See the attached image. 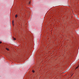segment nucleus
Returning <instances> with one entry per match:
<instances>
[{"mask_svg": "<svg viewBox=\"0 0 79 79\" xmlns=\"http://www.w3.org/2000/svg\"><path fill=\"white\" fill-rule=\"evenodd\" d=\"M12 25H14V21H12Z\"/></svg>", "mask_w": 79, "mask_h": 79, "instance_id": "nucleus-1", "label": "nucleus"}, {"mask_svg": "<svg viewBox=\"0 0 79 79\" xmlns=\"http://www.w3.org/2000/svg\"><path fill=\"white\" fill-rule=\"evenodd\" d=\"M17 16H18V15H15V18H17Z\"/></svg>", "mask_w": 79, "mask_h": 79, "instance_id": "nucleus-2", "label": "nucleus"}, {"mask_svg": "<svg viewBox=\"0 0 79 79\" xmlns=\"http://www.w3.org/2000/svg\"><path fill=\"white\" fill-rule=\"evenodd\" d=\"M13 38L14 40H16V39L15 38H13Z\"/></svg>", "mask_w": 79, "mask_h": 79, "instance_id": "nucleus-3", "label": "nucleus"}, {"mask_svg": "<svg viewBox=\"0 0 79 79\" xmlns=\"http://www.w3.org/2000/svg\"><path fill=\"white\" fill-rule=\"evenodd\" d=\"M6 49L7 50H9V49L8 48H6Z\"/></svg>", "mask_w": 79, "mask_h": 79, "instance_id": "nucleus-4", "label": "nucleus"}, {"mask_svg": "<svg viewBox=\"0 0 79 79\" xmlns=\"http://www.w3.org/2000/svg\"><path fill=\"white\" fill-rule=\"evenodd\" d=\"M32 72H33V73H34V72H35V71H34V70H32Z\"/></svg>", "mask_w": 79, "mask_h": 79, "instance_id": "nucleus-5", "label": "nucleus"}, {"mask_svg": "<svg viewBox=\"0 0 79 79\" xmlns=\"http://www.w3.org/2000/svg\"><path fill=\"white\" fill-rule=\"evenodd\" d=\"M78 67H79V66H77L76 68V69H77V68H78Z\"/></svg>", "mask_w": 79, "mask_h": 79, "instance_id": "nucleus-6", "label": "nucleus"}, {"mask_svg": "<svg viewBox=\"0 0 79 79\" xmlns=\"http://www.w3.org/2000/svg\"><path fill=\"white\" fill-rule=\"evenodd\" d=\"M1 43H2V42H1V41H0V44H1Z\"/></svg>", "mask_w": 79, "mask_h": 79, "instance_id": "nucleus-7", "label": "nucleus"}, {"mask_svg": "<svg viewBox=\"0 0 79 79\" xmlns=\"http://www.w3.org/2000/svg\"><path fill=\"white\" fill-rule=\"evenodd\" d=\"M30 3H31V2H29V4H30Z\"/></svg>", "mask_w": 79, "mask_h": 79, "instance_id": "nucleus-8", "label": "nucleus"}]
</instances>
